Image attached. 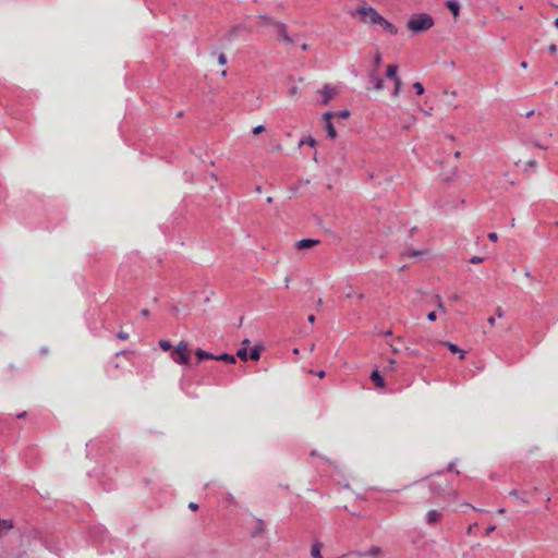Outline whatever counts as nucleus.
<instances>
[{"label": "nucleus", "mask_w": 558, "mask_h": 558, "mask_svg": "<svg viewBox=\"0 0 558 558\" xmlns=\"http://www.w3.org/2000/svg\"><path fill=\"white\" fill-rule=\"evenodd\" d=\"M433 26L434 19L427 13H415L407 23V27L413 33H424Z\"/></svg>", "instance_id": "1"}, {"label": "nucleus", "mask_w": 558, "mask_h": 558, "mask_svg": "<svg viewBox=\"0 0 558 558\" xmlns=\"http://www.w3.org/2000/svg\"><path fill=\"white\" fill-rule=\"evenodd\" d=\"M193 353L195 354V351L190 348L187 342L180 341L177 344V364L184 366L186 369H192L194 365L192 360Z\"/></svg>", "instance_id": "2"}, {"label": "nucleus", "mask_w": 558, "mask_h": 558, "mask_svg": "<svg viewBox=\"0 0 558 558\" xmlns=\"http://www.w3.org/2000/svg\"><path fill=\"white\" fill-rule=\"evenodd\" d=\"M195 356H196V361H195V364H199L201 362H203L204 360H216V361H222V362H226V363H229V364H234L235 363V356L234 355H231V354H228V353H222L220 355H214L207 351H204L202 349H196L195 350Z\"/></svg>", "instance_id": "3"}, {"label": "nucleus", "mask_w": 558, "mask_h": 558, "mask_svg": "<svg viewBox=\"0 0 558 558\" xmlns=\"http://www.w3.org/2000/svg\"><path fill=\"white\" fill-rule=\"evenodd\" d=\"M356 14H359L365 23L377 24L383 21V16L374 8L368 5H360L356 9Z\"/></svg>", "instance_id": "4"}, {"label": "nucleus", "mask_w": 558, "mask_h": 558, "mask_svg": "<svg viewBox=\"0 0 558 558\" xmlns=\"http://www.w3.org/2000/svg\"><path fill=\"white\" fill-rule=\"evenodd\" d=\"M274 28L276 29L278 37L281 41L286 44H293L294 39L290 37L287 33V26L280 22H274Z\"/></svg>", "instance_id": "5"}, {"label": "nucleus", "mask_w": 558, "mask_h": 558, "mask_svg": "<svg viewBox=\"0 0 558 558\" xmlns=\"http://www.w3.org/2000/svg\"><path fill=\"white\" fill-rule=\"evenodd\" d=\"M319 93L323 96L322 104L327 105L336 95V89L330 85H325Z\"/></svg>", "instance_id": "6"}, {"label": "nucleus", "mask_w": 558, "mask_h": 558, "mask_svg": "<svg viewBox=\"0 0 558 558\" xmlns=\"http://www.w3.org/2000/svg\"><path fill=\"white\" fill-rule=\"evenodd\" d=\"M368 77L373 83V88L375 90H381L384 88V81L379 77L376 69H373L368 72Z\"/></svg>", "instance_id": "7"}, {"label": "nucleus", "mask_w": 558, "mask_h": 558, "mask_svg": "<svg viewBox=\"0 0 558 558\" xmlns=\"http://www.w3.org/2000/svg\"><path fill=\"white\" fill-rule=\"evenodd\" d=\"M317 244H319V240L303 239L295 243V248L301 251V250L311 248Z\"/></svg>", "instance_id": "8"}, {"label": "nucleus", "mask_w": 558, "mask_h": 558, "mask_svg": "<svg viewBox=\"0 0 558 558\" xmlns=\"http://www.w3.org/2000/svg\"><path fill=\"white\" fill-rule=\"evenodd\" d=\"M253 523H254V525H253L252 531H251V535L253 537H256L257 535H259V534L265 532L266 524H265V522L263 520L255 519Z\"/></svg>", "instance_id": "9"}, {"label": "nucleus", "mask_w": 558, "mask_h": 558, "mask_svg": "<svg viewBox=\"0 0 558 558\" xmlns=\"http://www.w3.org/2000/svg\"><path fill=\"white\" fill-rule=\"evenodd\" d=\"M442 517L441 512L435 509L427 511L426 521L428 524H434Z\"/></svg>", "instance_id": "10"}, {"label": "nucleus", "mask_w": 558, "mask_h": 558, "mask_svg": "<svg viewBox=\"0 0 558 558\" xmlns=\"http://www.w3.org/2000/svg\"><path fill=\"white\" fill-rule=\"evenodd\" d=\"M446 7L451 11L454 19L459 17L460 14V3L457 0H448L446 2Z\"/></svg>", "instance_id": "11"}, {"label": "nucleus", "mask_w": 558, "mask_h": 558, "mask_svg": "<svg viewBox=\"0 0 558 558\" xmlns=\"http://www.w3.org/2000/svg\"><path fill=\"white\" fill-rule=\"evenodd\" d=\"M377 25L381 26L386 32L391 35H396L398 33L397 27L383 17V21L378 22Z\"/></svg>", "instance_id": "12"}, {"label": "nucleus", "mask_w": 558, "mask_h": 558, "mask_svg": "<svg viewBox=\"0 0 558 558\" xmlns=\"http://www.w3.org/2000/svg\"><path fill=\"white\" fill-rule=\"evenodd\" d=\"M371 379L374 381V384L376 385V387L378 388H384L385 387V381H384V378L383 376L379 374L378 371H373L372 374H371Z\"/></svg>", "instance_id": "13"}, {"label": "nucleus", "mask_w": 558, "mask_h": 558, "mask_svg": "<svg viewBox=\"0 0 558 558\" xmlns=\"http://www.w3.org/2000/svg\"><path fill=\"white\" fill-rule=\"evenodd\" d=\"M445 484H447V483L445 482ZM429 488H430V490H432L434 494L439 495V496H440V495H442V494H444V492H445V489H444V483H439V482H436V481H432V482L429 483Z\"/></svg>", "instance_id": "14"}, {"label": "nucleus", "mask_w": 558, "mask_h": 558, "mask_svg": "<svg viewBox=\"0 0 558 558\" xmlns=\"http://www.w3.org/2000/svg\"><path fill=\"white\" fill-rule=\"evenodd\" d=\"M440 344L446 345L452 353H460L461 360L464 359L465 352L463 350H461L458 345H456L451 342H447V341L440 342Z\"/></svg>", "instance_id": "15"}, {"label": "nucleus", "mask_w": 558, "mask_h": 558, "mask_svg": "<svg viewBox=\"0 0 558 558\" xmlns=\"http://www.w3.org/2000/svg\"><path fill=\"white\" fill-rule=\"evenodd\" d=\"M159 348L162 351H171V356L174 359V349H173V345H172L171 341H169V340H160L159 341Z\"/></svg>", "instance_id": "16"}, {"label": "nucleus", "mask_w": 558, "mask_h": 558, "mask_svg": "<svg viewBox=\"0 0 558 558\" xmlns=\"http://www.w3.org/2000/svg\"><path fill=\"white\" fill-rule=\"evenodd\" d=\"M397 71H398V66L396 64H389L387 66V71H386V75L388 78H392L393 81H396V77H399L397 75Z\"/></svg>", "instance_id": "17"}, {"label": "nucleus", "mask_w": 558, "mask_h": 558, "mask_svg": "<svg viewBox=\"0 0 558 558\" xmlns=\"http://www.w3.org/2000/svg\"><path fill=\"white\" fill-rule=\"evenodd\" d=\"M13 527V524L11 521H8V520H0V535L4 532V531H9Z\"/></svg>", "instance_id": "18"}, {"label": "nucleus", "mask_w": 558, "mask_h": 558, "mask_svg": "<svg viewBox=\"0 0 558 558\" xmlns=\"http://www.w3.org/2000/svg\"><path fill=\"white\" fill-rule=\"evenodd\" d=\"M250 357H251L253 361H258V360H259V357H260V347L255 345V347L251 350Z\"/></svg>", "instance_id": "19"}, {"label": "nucleus", "mask_w": 558, "mask_h": 558, "mask_svg": "<svg viewBox=\"0 0 558 558\" xmlns=\"http://www.w3.org/2000/svg\"><path fill=\"white\" fill-rule=\"evenodd\" d=\"M326 131H327L328 137L335 138L337 136L336 129L333 128L331 122L326 123Z\"/></svg>", "instance_id": "20"}, {"label": "nucleus", "mask_w": 558, "mask_h": 558, "mask_svg": "<svg viewBox=\"0 0 558 558\" xmlns=\"http://www.w3.org/2000/svg\"><path fill=\"white\" fill-rule=\"evenodd\" d=\"M258 19L265 24V25H268V26H272L274 27V22H276L271 16H268V15H259Z\"/></svg>", "instance_id": "21"}, {"label": "nucleus", "mask_w": 558, "mask_h": 558, "mask_svg": "<svg viewBox=\"0 0 558 558\" xmlns=\"http://www.w3.org/2000/svg\"><path fill=\"white\" fill-rule=\"evenodd\" d=\"M393 82H395V89L392 92V96L397 97L400 93L402 82H401L400 77H396V81H393Z\"/></svg>", "instance_id": "22"}, {"label": "nucleus", "mask_w": 558, "mask_h": 558, "mask_svg": "<svg viewBox=\"0 0 558 558\" xmlns=\"http://www.w3.org/2000/svg\"><path fill=\"white\" fill-rule=\"evenodd\" d=\"M236 356L241 359L242 361L247 360V349L245 347L241 348L236 352Z\"/></svg>", "instance_id": "23"}, {"label": "nucleus", "mask_w": 558, "mask_h": 558, "mask_svg": "<svg viewBox=\"0 0 558 558\" xmlns=\"http://www.w3.org/2000/svg\"><path fill=\"white\" fill-rule=\"evenodd\" d=\"M424 253V251L421 250H409L408 252L402 253L403 256L409 255L412 257L421 256Z\"/></svg>", "instance_id": "24"}, {"label": "nucleus", "mask_w": 558, "mask_h": 558, "mask_svg": "<svg viewBox=\"0 0 558 558\" xmlns=\"http://www.w3.org/2000/svg\"><path fill=\"white\" fill-rule=\"evenodd\" d=\"M381 553V548L378 546H372L369 550L365 554L367 556H377Z\"/></svg>", "instance_id": "25"}, {"label": "nucleus", "mask_w": 558, "mask_h": 558, "mask_svg": "<svg viewBox=\"0 0 558 558\" xmlns=\"http://www.w3.org/2000/svg\"><path fill=\"white\" fill-rule=\"evenodd\" d=\"M413 88L415 89V93L417 95H423L424 94V86L420 82H415L413 84Z\"/></svg>", "instance_id": "26"}, {"label": "nucleus", "mask_w": 558, "mask_h": 558, "mask_svg": "<svg viewBox=\"0 0 558 558\" xmlns=\"http://www.w3.org/2000/svg\"><path fill=\"white\" fill-rule=\"evenodd\" d=\"M381 60H383V59H381V54H380L379 52H377V53L375 54V57H374V69H376V70H377V68H379V66H380V64H381Z\"/></svg>", "instance_id": "27"}, {"label": "nucleus", "mask_w": 558, "mask_h": 558, "mask_svg": "<svg viewBox=\"0 0 558 558\" xmlns=\"http://www.w3.org/2000/svg\"><path fill=\"white\" fill-rule=\"evenodd\" d=\"M304 144L313 147V146H315L316 141L310 136V137L301 141L300 145H304Z\"/></svg>", "instance_id": "28"}, {"label": "nucleus", "mask_w": 558, "mask_h": 558, "mask_svg": "<svg viewBox=\"0 0 558 558\" xmlns=\"http://www.w3.org/2000/svg\"><path fill=\"white\" fill-rule=\"evenodd\" d=\"M264 130H265L264 125H257V126H255V128L253 129V134L258 135V134H260L262 132H264Z\"/></svg>", "instance_id": "29"}, {"label": "nucleus", "mask_w": 558, "mask_h": 558, "mask_svg": "<svg viewBox=\"0 0 558 558\" xmlns=\"http://www.w3.org/2000/svg\"><path fill=\"white\" fill-rule=\"evenodd\" d=\"M218 62L219 64L221 65H225L227 63V57L225 53H220L219 57H218Z\"/></svg>", "instance_id": "30"}, {"label": "nucleus", "mask_w": 558, "mask_h": 558, "mask_svg": "<svg viewBox=\"0 0 558 558\" xmlns=\"http://www.w3.org/2000/svg\"><path fill=\"white\" fill-rule=\"evenodd\" d=\"M288 93H289V95H290V96H292V97L296 96V95H298V93H299V88H298V86H292V87L289 89V92H288Z\"/></svg>", "instance_id": "31"}, {"label": "nucleus", "mask_w": 558, "mask_h": 558, "mask_svg": "<svg viewBox=\"0 0 558 558\" xmlns=\"http://www.w3.org/2000/svg\"><path fill=\"white\" fill-rule=\"evenodd\" d=\"M117 337L121 340H126L129 339V333L128 332H124V331H119Z\"/></svg>", "instance_id": "32"}, {"label": "nucleus", "mask_w": 558, "mask_h": 558, "mask_svg": "<svg viewBox=\"0 0 558 558\" xmlns=\"http://www.w3.org/2000/svg\"><path fill=\"white\" fill-rule=\"evenodd\" d=\"M483 260H484V258H483V257H480V256H474V257H472V258L470 259V262H471L472 264H480V263H482Z\"/></svg>", "instance_id": "33"}, {"label": "nucleus", "mask_w": 558, "mask_h": 558, "mask_svg": "<svg viewBox=\"0 0 558 558\" xmlns=\"http://www.w3.org/2000/svg\"><path fill=\"white\" fill-rule=\"evenodd\" d=\"M333 117L332 112H325L324 119L326 120V123L331 122V118Z\"/></svg>", "instance_id": "34"}, {"label": "nucleus", "mask_w": 558, "mask_h": 558, "mask_svg": "<svg viewBox=\"0 0 558 558\" xmlns=\"http://www.w3.org/2000/svg\"><path fill=\"white\" fill-rule=\"evenodd\" d=\"M437 300H438V304H437L438 310L441 311L442 313H446V308H445L440 298L437 296Z\"/></svg>", "instance_id": "35"}, {"label": "nucleus", "mask_w": 558, "mask_h": 558, "mask_svg": "<svg viewBox=\"0 0 558 558\" xmlns=\"http://www.w3.org/2000/svg\"><path fill=\"white\" fill-rule=\"evenodd\" d=\"M488 239L493 242H496L498 240V234L496 232L488 233Z\"/></svg>", "instance_id": "36"}, {"label": "nucleus", "mask_w": 558, "mask_h": 558, "mask_svg": "<svg viewBox=\"0 0 558 558\" xmlns=\"http://www.w3.org/2000/svg\"><path fill=\"white\" fill-rule=\"evenodd\" d=\"M338 116L342 119H347L350 116V112L348 110H342L338 113Z\"/></svg>", "instance_id": "37"}, {"label": "nucleus", "mask_w": 558, "mask_h": 558, "mask_svg": "<svg viewBox=\"0 0 558 558\" xmlns=\"http://www.w3.org/2000/svg\"><path fill=\"white\" fill-rule=\"evenodd\" d=\"M436 317H437V316H436V313H435V312H430V313H428V315H427V318H428V320H430V322L436 320Z\"/></svg>", "instance_id": "38"}, {"label": "nucleus", "mask_w": 558, "mask_h": 558, "mask_svg": "<svg viewBox=\"0 0 558 558\" xmlns=\"http://www.w3.org/2000/svg\"><path fill=\"white\" fill-rule=\"evenodd\" d=\"M189 508L192 510V511H196L198 509V505L196 502H190L189 504Z\"/></svg>", "instance_id": "39"}, {"label": "nucleus", "mask_w": 558, "mask_h": 558, "mask_svg": "<svg viewBox=\"0 0 558 558\" xmlns=\"http://www.w3.org/2000/svg\"><path fill=\"white\" fill-rule=\"evenodd\" d=\"M548 51L550 53H555L557 51V45H555V44L549 45Z\"/></svg>", "instance_id": "40"}, {"label": "nucleus", "mask_w": 558, "mask_h": 558, "mask_svg": "<svg viewBox=\"0 0 558 558\" xmlns=\"http://www.w3.org/2000/svg\"><path fill=\"white\" fill-rule=\"evenodd\" d=\"M504 314L505 313H504L502 308L501 307H497L496 315L501 318V317H504Z\"/></svg>", "instance_id": "41"}, {"label": "nucleus", "mask_w": 558, "mask_h": 558, "mask_svg": "<svg viewBox=\"0 0 558 558\" xmlns=\"http://www.w3.org/2000/svg\"><path fill=\"white\" fill-rule=\"evenodd\" d=\"M240 29H241V26H235V27H233V28L231 29V32H230V35H231V36L235 35Z\"/></svg>", "instance_id": "42"}, {"label": "nucleus", "mask_w": 558, "mask_h": 558, "mask_svg": "<svg viewBox=\"0 0 558 558\" xmlns=\"http://www.w3.org/2000/svg\"><path fill=\"white\" fill-rule=\"evenodd\" d=\"M476 525H477L476 523L471 524V525L468 527L466 533H468V534H471V533L473 532L474 527H476Z\"/></svg>", "instance_id": "43"}, {"label": "nucleus", "mask_w": 558, "mask_h": 558, "mask_svg": "<svg viewBox=\"0 0 558 558\" xmlns=\"http://www.w3.org/2000/svg\"><path fill=\"white\" fill-rule=\"evenodd\" d=\"M510 496H513V497H517L519 498V492L517 489H512L510 493H509Z\"/></svg>", "instance_id": "44"}, {"label": "nucleus", "mask_w": 558, "mask_h": 558, "mask_svg": "<svg viewBox=\"0 0 558 558\" xmlns=\"http://www.w3.org/2000/svg\"><path fill=\"white\" fill-rule=\"evenodd\" d=\"M496 529L495 525H492V526H488L487 530H486V534L489 535L492 532H494Z\"/></svg>", "instance_id": "45"}, {"label": "nucleus", "mask_w": 558, "mask_h": 558, "mask_svg": "<svg viewBox=\"0 0 558 558\" xmlns=\"http://www.w3.org/2000/svg\"><path fill=\"white\" fill-rule=\"evenodd\" d=\"M142 316L147 317L149 315L148 310L144 308L141 311Z\"/></svg>", "instance_id": "46"}, {"label": "nucleus", "mask_w": 558, "mask_h": 558, "mask_svg": "<svg viewBox=\"0 0 558 558\" xmlns=\"http://www.w3.org/2000/svg\"><path fill=\"white\" fill-rule=\"evenodd\" d=\"M487 322H488V324H489V325H492V326H494V325H495V323H496L495 317H493V316H492V317H489Z\"/></svg>", "instance_id": "47"}, {"label": "nucleus", "mask_w": 558, "mask_h": 558, "mask_svg": "<svg viewBox=\"0 0 558 558\" xmlns=\"http://www.w3.org/2000/svg\"><path fill=\"white\" fill-rule=\"evenodd\" d=\"M308 322L310 323H314L315 322V315L311 314L308 317H307Z\"/></svg>", "instance_id": "48"}, {"label": "nucleus", "mask_w": 558, "mask_h": 558, "mask_svg": "<svg viewBox=\"0 0 558 558\" xmlns=\"http://www.w3.org/2000/svg\"><path fill=\"white\" fill-rule=\"evenodd\" d=\"M317 376H318L319 378L325 377V372H324V371H319V372L317 373Z\"/></svg>", "instance_id": "49"}, {"label": "nucleus", "mask_w": 558, "mask_h": 558, "mask_svg": "<svg viewBox=\"0 0 558 558\" xmlns=\"http://www.w3.org/2000/svg\"><path fill=\"white\" fill-rule=\"evenodd\" d=\"M533 114H534V111H533V110H531V111L526 112L525 117H526V118H531Z\"/></svg>", "instance_id": "50"}, {"label": "nucleus", "mask_w": 558, "mask_h": 558, "mask_svg": "<svg viewBox=\"0 0 558 558\" xmlns=\"http://www.w3.org/2000/svg\"><path fill=\"white\" fill-rule=\"evenodd\" d=\"M450 300H452V301H458V300H459V295L453 294L452 296H450Z\"/></svg>", "instance_id": "51"}, {"label": "nucleus", "mask_w": 558, "mask_h": 558, "mask_svg": "<svg viewBox=\"0 0 558 558\" xmlns=\"http://www.w3.org/2000/svg\"><path fill=\"white\" fill-rule=\"evenodd\" d=\"M521 68L522 69H526L527 68V63L525 61L521 62Z\"/></svg>", "instance_id": "52"}, {"label": "nucleus", "mask_w": 558, "mask_h": 558, "mask_svg": "<svg viewBox=\"0 0 558 558\" xmlns=\"http://www.w3.org/2000/svg\"><path fill=\"white\" fill-rule=\"evenodd\" d=\"M534 145L538 148H542V149H545L546 147L542 146L541 144H538L537 142L534 143Z\"/></svg>", "instance_id": "53"}, {"label": "nucleus", "mask_w": 558, "mask_h": 558, "mask_svg": "<svg viewBox=\"0 0 558 558\" xmlns=\"http://www.w3.org/2000/svg\"><path fill=\"white\" fill-rule=\"evenodd\" d=\"M301 48H302V50H304V51H305V50H307L308 46H307L306 44H303V45L301 46Z\"/></svg>", "instance_id": "54"}, {"label": "nucleus", "mask_w": 558, "mask_h": 558, "mask_svg": "<svg viewBox=\"0 0 558 558\" xmlns=\"http://www.w3.org/2000/svg\"><path fill=\"white\" fill-rule=\"evenodd\" d=\"M529 165L534 167V166L536 165V161H534V160H530V161H529Z\"/></svg>", "instance_id": "55"}, {"label": "nucleus", "mask_w": 558, "mask_h": 558, "mask_svg": "<svg viewBox=\"0 0 558 558\" xmlns=\"http://www.w3.org/2000/svg\"><path fill=\"white\" fill-rule=\"evenodd\" d=\"M395 363H396V362H395L393 360H390V361H389V366H390V367H393Z\"/></svg>", "instance_id": "56"}, {"label": "nucleus", "mask_w": 558, "mask_h": 558, "mask_svg": "<svg viewBox=\"0 0 558 558\" xmlns=\"http://www.w3.org/2000/svg\"><path fill=\"white\" fill-rule=\"evenodd\" d=\"M460 156H461V153H460V151H456V153H454V157H456V158H459Z\"/></svg>", "instance_id": "57"}, {"label": "nucleus", "mask_w": 558, "mask_h": 558, "mask_svg": "<svg viewBox=\"0 0 558 558\" xmlns=\"http://www.w3.org/2000/svg\"><path fill=\"white\" fill-rule=\"evenodd\" d=\"M242 343H243L244 345H247V344H250V340H248V339H245Z\"/></svg>", "instance_id": "58"}, {"label": "nucleus", "mask_w": 558, "mask_h": 558, "mask_svg": "<svg viewBox=\"0 0 558 558\" xmlns=\"http://www.w3.org/2000/svg\"><path fill=\"white\" fill-rule=\"evenodd\" d=\"M498 513H499V514L505 513V509H504V508H500V509L498 510Z\"/></svg>", "instance_id": "59"}, {"label": "nucleus", "mask_w": 558, "mask_h": 558, "mask_svg": "<svg viewBox=\"0 0 558 558\" xmlns=\"http://www.w3.org/2000/svg\"><path fill=\"white\" fill-rule=\"evenodd\" d=\"M323 304V300L322 299H318L317 301V305L320 306Z\"/></svg>", "instance_id": "60"}, {"label": "nucleus", "mask_w": 558, "mask_h": 558, "mask_svg": "<svg viewBox=\"0 0 558 558\" xmlns=\"http://www.w3.org/2000/svg\"><path fill=\"white\" fill-rule=\"evenodd\" d=\"M267 203H268V204L272 203V197H270V196H269V197H267Z\"/></svg>", "instance_id": "61"}, {"label": "nucleus", "mask_w": 558, "mask_h": 558, "mask_svg": "<svg viewBox=\"0 0 558 558\" xmlns=\"http://www.w3.org/2000/svg\"><path fill=\"white\" fill-rule=\"evenodd\" d=\"M423 112H424L425 114H428V116H430V114H432L429 110H423Z\"/></svg>", "instance_id": "62"}, {"label": "nucleus", "mask_w": 558, "mask_h": 558, "mask_svg": "<svg viewBox=\"0 0 558 558\" xmlns=\"http://www.w3.org/2000/svg\"><path fill=\"white\" fill-rule=\"evenodd\" d=\"M554 25L558 28V19L555 20Z\"/></svg>", "instance_id": "63"}, {"label": "nucleus", "mask_w": 558, "mask_h": 558, "mask_svg": "<svg viewBox=\"0 0 558 558\" xmlns=\"http://www.w3.org/2000/svg\"><path fill=\"white\" fill-rule=\"evenodd\" d=\"M452 174L456 175L457 174V168H452Z\"/></svg>", "instance_id": "64"}]
</instances>
